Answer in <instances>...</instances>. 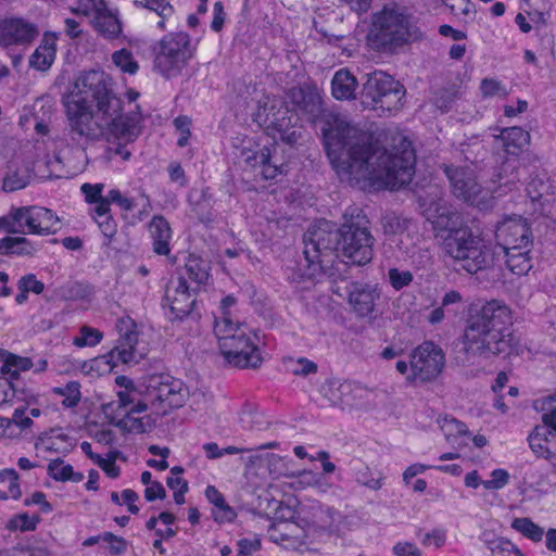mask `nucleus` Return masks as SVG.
Returning <instances> with one entry per match:
<instances>
[{
  "label": "nucleus",
  "mask_w": 556,
  "mask_h": 556,
  "mask_svg": "<svg viewBox=\"0 0 556 556\" xmlns=\"http://www.w3.org/2000/svg\"><path fill=\"white\" fill-rule=\"evenodd\" d=\"M323 132L327 156L342 181L377 189H399L410 182L416 157L406 139L387 150L340 117H333Z\"/></svg>",
  "instance_id": "nucleus-1"
},
{
  "label": "nucleus",
  "mask_w": 556,
  "mask_h": 556,
  "mask_svg": "<svg viewBox=\"0 0 556 556\" xmlns=\"http://www.w3.org/2000/svg\"><path fill=\"white\" fill-rule=\"evenodd\" d=\"M463 350L471 356H509L520 351L513 333V312L500 300H491L469 315L462 336Z\"/></svg>",
  "instance_id": "nucleus-2"
},
{
  "label": "nucleus",
  "mask_w": 556,
  "mask_h": 556,
  "mask_svg": "<svg viewBox=\"0 0 556 556\" xmlns=\"http://www.w3.org/2000/svg\"><path fill=\"white\" fill-rule=\"evenodd\" d=\"M77 96L63 97L64 113L66 117V131L68 137L78 143L96 141L112 137L126 139L128 134L121 123L122 116L103 114L98 109L94 111L91 103H85Z\"/></svg>",
  "instance_id": "nucleus-3"
},
{
  "label": "nucleus",
  "mask_w": 556,
  "mask_h": 556,
  "mask_svg": "<svg viewBox=\"0 0 556 556\" xmlns=\"http://www.w3.org/2000/svg\"><path fill=\"white\" fill-rule=\"evenodd\" d=\"M421 37L407 9L387 4L371 15L367 43L378 52L394 53L403 46Z\"/></svg>",
  "instance_id": "nucleus-4"
},
{
  "label": "nucleus",
  "mask_w": 556,
  "mask_h": 556,
  "mask_svg": "<svg viewBox=\"0 0 556 556\" xmlns=\"http://www.w3.org/2000/svg\"><path fill=\"white\" fill-rule=\"evenodd\" d=\"M186 397L184 383L166 372H152L141 377V433L155 428L168 409L182 405Z\"/></svg>",
  "instance_id": "nucleus-5"
},
{
  "label": "nucleus",
  "mask_w": 556,
  "mask_h": 556,
  "mask_svg": "<svg viewBox=\"0 0 556 556\" xmlns=\"http://www.w3.org/2000/svg\"><path fill=\"white\" fill-rule=\"evenodd\" d=\"M443 252L458 262L468 274L488 270L494 277L502 276V258L496 248L485 244L468 226L455 231L444 241Z\"/></svg>",
  "instance_id": "nucleus-6"
},
{
  "label": "nucleus",
  "mask_w": 556,
  "mask_h": 556,
  "mask_svg": "<svg viewBox=\"0 0 556 556\" xmlns=\"http://www.w3.org/2000/svg\"><path fill=\"white\" fill-rule=\"evenodd\" d=\"M339 238L340 254L348 262L365 266L372 261L376 238L371 232V223L362 208L349 206L344 211Z\"/></svg>",
  "instance_id": "nucleus-7"
},
{
  "label": "nucleus",
  "mask_w": 556,
  "mask_h": 556,
  "mask_svg": "<svg viewBox=\"0 0 556 556\" xmlns=\"http://www.w3.org/2000/svg\"><path fill=\"white\" fill-rule=\"evenodd\" d=\"M214 333L220 352L237 367L256 368L262 363L261 353L245 329L232 320L214 323Z\"/></svg>",
  "instance_id": "nucleus-8"
},
{
  "label": "nucleus",
  "mask_w": 556,
  "mask_h": 556,
  "mask_svg": "<svg viewBox=\"0 0 556 556\" xmlns=\"http://www.w3.org/2000/svg\"><path fill=\"white\" fill-rule=\"evenodd\" d=\"M111 77L103 71L90 70L79 74L73 89L65 97L77 96L85 103L94 104L103 114L122 116V101L113 91Z\"/></svg>",
  "instance_id": "nucleus-9"
},
{
  "label": "nucleus",
  "mask_w": 556,
  "mask_h": 556,
  "mask_svg": "<svg viewBox=\"0 0 556 556\" xmlns=\"http://www.w3.org/2000/svg\"><path fill=\"white\" fill-rule=\"evenodd\" d=\"M153 70L169 79L181 74L193 56L188 34L170 33L153 47Z\"/></svg>",
  "instance_id": "nucleus-10"
},
{
  "label": "nucleus",
  "mask_w": 556,
  "mask_h": 556,
  "mask_svg": "<svg viewBox=\"0 0 556 556\" xmlns=\"http://www.w3.org/2000/svg\"><path fill=\"white\" fill-rule=\"evenodd\" d=\"M303 254L312 275L324 270L340 253L339 228L332 229L329 222L323 220L309 228L303 237Z\"/></svg>",
  "instance_id": "nucleus-11"
},
{
  "label": "nucleus",
  "mask_w": 556,
  "mask_h": 556,
  "mask_svg": "<svg viewBox=\"0 0 556 556\" xmlns=\"http://www.w3.org/2000/svg\"><path fill=\"white\" fill-rule=\"evenodd\" d=\"M366 77L361 93L363 105L387 111H397L403 106L406 91L400 81L382 71H375Z\"/></svg>",
  "instance_id": "nucleus-12"
},
{
  "label": "nucleus",
  "mask_w": 556,
  "mask_h": 556,
  "mask_svg": "<svg viewBox=\"0 0 556 556\" xmlns=\"http://www.w3.org/2000/svg\"><path fill=\"white\" fill-rule=\"evenodd\" d=\"M119 333V344L110 352L94 357L89 363L85 362L83 368L98 372H111L118 364L128 363L134 357L135 346L138 342L137 325L130 317H122L116 324Z\"/></svg>",
  "instance_id": "nucleus-13"
},
{
  "label": "nucleus",
  "mask_w": 556,
  "mask_h": 556,
  "mask_svg": "<svg viewBox=\"0 0 556 556\" xmlns=\"http://www.w3.org/2000/svg\"><path fill=\"white\" fill-rule=\"evenodd\" d=\"M445 364L442 349L431 341H425L410 353L408 382H429L434 380Z\"/></svg>",
  "instance_id": "nucleus-14"
},
{
  "label": "nucleus",
  "mask_w": 556,
  "mask_h": 556,
  "mask_svg": "<svg viewBox=\"0 0 556 556\" xmlns=\"http://www.w3.org/2000/svg\"><path fill=\"white\" fill-rule=\"evenodd\" d=\"M72 12L91 17L92 27L106 39L117 38L122 34L117 11L110 9L104 0H79Z\"/></svg>",
  "instance_id": "nucleus-15"
},
{
  "label": "nucleus",
  "mask_w": 556,
  "mask_h": 556,
  "mask_svg": "<svg viewBox=\"0 0 556 556\" xmlns=\"http://www.w3.org/2000/svg\"><path fill=\"white\" fill-rule=\"evenodd\" d=\"M495 240L502 249H532L533 237L529 223L519 215L506 216L498 222L494 230Z\"/></svg>",
  "instance_id": "nucleus-16"
},
{
  "label": "nucleus",
  "mask_w": 556,
  "mask_h": 556,
  "mask_svg": "<svg viewBox=\"0 0 556 556\" xmlns=\"http://www.w3.org/2000/svg\"><path fill=\"white\" fill-rule=\"evenodd\" d=\"M165 301L169 306L174 319L182 320L186 317L198 319L195 289H191L185 276L179 275L172 279L165 290Z\"/></svg>",
  "instance_id": "nucleus-17"
},
{
  "label": "nucleus",
  "mask_w": 556,
  "mask_h": 556,
  "mask_svg": "<svg viewBox=\"0 0 556 556\" xmlns=\"http://www.w3.org/2000/svg\"><path fill=\"white\" fill-rule=\"evenodd\" d=\"M39 36V28L22 17L0 20V45L3 47H29Z\"/></svg>",
  "instance_id": "nucleus-18"
},
{
  "label": "nucleus",
  "mask_w": 556,
  "mask_h": 556,
  "mask_svg": "<svg viewBox=\"0 0 556 556\" xmlns=\"http://www.w3.org/2000/svg\"><path fill=\"white\" fill-rule=\"evenodd\" d=\"M443 170L456 198L469 204L478 203V197L482 192V188L471 168L443 165Z\"/></svg>",
  "instance_id": "nucleus-19"
},
{
  "label": "nucleus",
  "mask_w": 556,
  "mask_h": 556,
  "mask_svg": "<svg viewBox=\"0 0 556 556\" xmlns=\"http://www.w3.org/2000/svg\"><path fill=\"white\" fill-rule=\"evenodd\" d=\"M257 118L267 128H271L277 132L286 130L288 127L296 126L299 121L298 114L291 112L281 100L269 97L260 102Z\"/></svg>",
  "instance_id": "nucleus-20"
},
{
  "label": "nucleus",
  "mask_w": 556,
  "mask_h": 556,
  "mask_svg": "<svg viewBox=\"0 0 556 556\" xmlns=\"http://www.w3.org/2000/svg\"><path fill=\"white\" fill-rule=\"evenodd\" d=\"M288 99L295 110L309 122H315L323 113V99L316 86L302 85L288 92Z\"/></svg>",
  "instance_id": "nucleus-21"
},
{
  "label": "nucleus",
  "mask_w": 556,
  "mask_h": 556,
  "mask_svg": "<svg viewBox=\"0 0 556 556\" xmlns=\"http://www.w3.org/2000/svg\"><path fill=\"white\" fill-rule=\"evenodd\" d=\"M426 216L433 226L435 238L441 241L442 250H444V241L451 235L466 227L458 225L459 215L456 212L439 203L431 205Z\"/></svg>",
  "instance_id": "nucleus-22"
},
{
  "label": "nucleus",
  "mask_w": 556,
  "mask_h": 556,
  "mask_svg": "<svg viewBox=\"0 0 556 556\" xmlns=\"http://www.w3.org/2000/svg\"><path fill=\"white\" fill-rule=\"evenodd\" d=\"M24 226L28 233L47 236L55 233L59 217L42 206H22Z\"/></svg>",
  "instance_id": "nucleus-23"
},
{
  "label": "nucleus",
  "mask_w": 556,
  "mask_h": 556,
  "mask_svg": "<svg viewBox=\"0 0 556 556\" xmlns=\"http://www.w3.org/2000/svg\"><path fill=\"white\" fill-rule=\"evenodd\" d=\"M349 303L353 311L362 317L369 316L380 298V292L376 286L363 282H352L348 288Z\"/></svg>",
  "instance_id": "nucleus-24"
},
{
  "label": "nucleus",
  "mask_w": 556,
  "mask_h": 556,
  "mask_svg": "<svg viewBox=\"0 0 556 556\" xmlns=\"http://www.w3.org/2000/svg\"><path fill=\"white\" fill-rule=\"evenodd\" d=\"M244 162L250 165L255 176H261L264 180H270L281 173L278 165L271 163L270 150L263 148L260 151H243Z\"/></svg>",
  "instance_id": "nucleus-25"
},
{
  "label": "nucleus",
  "mask_w": 556,
  "mask_h": 556,
  "mask_svg": "<svg viewBox=\"0 0 556 556\" xmlns=\"http://www.w3.org/2000/svg\"><path fill=\"white\" fill-rule=\"evenodd\" d=\"M532 249H502L497 254L502 258V267L505 265L515 275H526L532 268Z\"/></svg>",
  "instance_id": "nucleus-26"
},
{
  "label": "nucleus",
  "mask_w": 556,
  "mask_h": 556,
  "mask_svg": "<svg viewBox=\"0 0 556 556\" xmlns=\"http://www.w3.org/2000/svg\"><path fill=\"white\" fill-rule=\"evenodd\" d=\"M148 230L152 239L153 251L159 255H167L170 251L169 240L172 238L168 222L163 216L156 215L150 222Z\"/></svg>",
  "instance_id": "nucleus-27"
},
{
  "label": "nucleus",
  "mask_w": 556,
  "mask_h": 556,
  "mask_svg": "<svg viewBox=\"0 0 556 556\" xmlns=\"http://www.w3.org/2000/svg\"><path fill=\"white\" fill-rule=\"evenodd\" d=\"M188 200L192 212L198 216L201 223L213 222V198L208 188L191 191Z\"/></svg>",
  "instance_id": "nucleus-28"
},
{
  "label": "nucleus",
  "mask_w": 556,
  "mask_h": 556,
  "mask_svg": "<svg viewBox=\"0 0 556 556\" xmlns=\"http://www.w3.org/2000/svg\"><path fill=\"white\" fill-rule=\"evenodd\" d=\"M357 87L356 78L344 68L339 70L331 81L332 96L337 100H351L355 98Z\"/></svg>",
  "instance_id": "nucleus-29"
},
{
  "label": "nucleus",
  "mask_w": 556,
  "mask_h": 556,
  "mask_svg": "<svg viewBox=\"0 0 556 556\" xmlns=\"http://www.w3.org/2000/svg\"><path fill=\"white\" fill-rule=\"evenodd\" d=\"M504 149L507 154L519 155L530 143V134L520 127H509L502 131Z\"/></svg>",
  "instance_id": "nucleus-30"
},
{
  "label": "nucleus",
  "mask_w": 556,
  "mask_h": 556,
  "mask_svg": "<svg viewBox=\"0 0 556 556\" xmlns=\"http://www.w3.org/2000/svg\"><path fill=\"white\" fill-rule=\"evenodd\" d=\"M440 427L448 442L459 447L467 445L470 433L464 422L453 417H444L440 420Z\"/></svg>",
  "instance_id": "nucleus-31"
},
{
  "label": "nucleus",
  "mask_w": 556,
  "mask_h": 556,
  "mask_svg": "<svg viewBox=\"0 0 556 556\" xmlns=\"http://www.w3.org/2000/svg\"><path fill=\"white\" fill-rule=\"evenodd\" d=\"M207 501L215 506L213 518L216 522L232 521L236 517L235 510L226 503L224 495L213 485L205 489Z\"/></svg>",
  "instance_id": "nucleus-32"
},
{
  "label": "nucleus",
  "mask_w": 556,
  "mask_h": 556,
  "mask_svg": "<svg viewBox=\"0 0 556 556\" xmlns=\"http://www.w3.org/2000/svg\"><path fill=\"white\" fill-rule=\"evenodd\" d=\"M210 263L198 256L189 255L185 263V277L187 276L191 281L197 285H205L210 277Z\"/></svg>",
  "instance_id": "nucleus-33"
},
{
  "label": "nucleus",
  "mask_w": 556,
  "mask_h": 556,
  "mask_svg": "<svg viewBox=\"0 0 556 556\" xmlns=\"http://www.w3.org/2000/svg\"><path fill=\"white\" fill-rule=\"evenodd\" d=\"M48 475L55 481H73L80 482L84 479L81 472H75L70 464H65L63 459L56 458L48 464Z\"/></svg>",
  "instance_id": "nucleus-34"
},
{
  "label": "nucleus",
  "mask_w": 556,
  "mask_h": 556,
  "mask_svg": "<svg viewBox=\"0 0 556 556\" xmlns=\"http://www.w3.org/2000/svg\"><path fill=\"white\" fill-rule=\"evenodd\" d=\"M117 421L116 427L121 428L126 432L139 430V403L132 405L129 409L125 407L117 408L116 412Z\"/></svg>",
  "instance_id": "nucleus-35"
},
{
  "label": "nucleus",
  "mask_w": 556,
  "mask_h": 556,
  "mask_svg": "<svg viewBox=\"0 0 556 556\" xmlns=\"http://www.w3.org/2000/svg\"><path fill=\"white\" fill-rule=\"evenodd\" d=\"M0 229L8 233H26L21 207H11L7 215L0 217Z\"/></svg>",
  "instance_id": "nucleus-36"
},
{
  "label": "nucleus",
  "mask_w": 556,
  "mask_h": 556,
  "mask_svg": "<svg viewBox=\"0 0 556 556\" xmlns=\"http://www.w3.org/2000/svg\"><path fill=\"white\" fill-rule=\"evenodd\" d=\"M543 428H534L528 437V442L530 448L538 457L552 460L555 453L549 450L546 439L543 438Z\"/></svg>",
  "instance_id": "nucleus-37"
},
{
  "label": "nucleus",
  "mask_w": 556,
  "mask_h": 556,
  "mask_svg": "<svg viewBox=\"0 0 556 556\" xmlns=\"http://www.w3.org/2000/svg\"><path fill=\"white\" fill-rule=\"evenodd\" d=\"M511 528L534 542L541 541L544 535L543 528L535 525L529 518H515L511 522Z\"/></svg>",
  "instance_id": "nucleus-38"
},
{
  "label": "nucleus",
  "mask_w": 556,
  "mask_h": 556,
  "mask_svg": "<svg viewBox=\"0 0 556 556\" xmlns=\"http://www.w3.org/2000/svg\"><path fill=\"white\" fill-rule=\"evenodd\" d=\"M53 393L64 396L62 405L67 408L76 407L81 399L80 384L77 381H71L63 388L56 387L53 389Z\"/></svg>",
  "instance_id": "nucleus-39"
},
{
  "label": "nucleus",
  "mask_w": 556,
  "mask_h": 556,
  "mask_svg": "<svg viewBox=\"0 0 556 556\" xmlns=\"http://www.w3.org/2000/svg\"><path fill=\"white\" fill-rule=\"evenodd\" d=\"M486 544L493 556H525L515 544L504 538H495Z\"/></svg>",
  "instance_id": "nucleus-40"
},
{
  "label": "nucleus",
  "mask_w": 556,
  "mask_h": 556,
  "mask_svg": "<svg viewBox=\"0 0 556 556\" xmlns=\"http://www.w3.org/2000/svg\"><path fill=\"white\" fill-rule=\"evenodd\" d=\"M458 98V89L455 86H450L438 90L433 98V104L442 113L451 110L453 103Z\"/></svg>",
  "instance_id": "nucleus-41"
},
{
  "label": "nucleus",
  "mask_w": 556,
  "mask_h": 556,
  "mask_svg": "<svg viewBox=\"0 0 556 556\" xmlns=\"http://www.w3.org/2000/svg\"><path fill=\"white\" fill-rule=\"evenodd\" d=\"M141 5L146 8L149 14L152 12L157 13L160 16L157 26L160 28H164L165 20L172 16L174 12L173 7L166 0H144V3L141 2Z\"/></svg>",
  "instance_id": "nucleus-42"
},
{
  "label": "nucleus",
  "mask_w": 556,
  "mask_h": 556,
  "mask_svg": "<svg viewBox=\"0 0 556 556\" xmlns=\"http://www.w3.org/2000/svg\"><path fill=\"white\" fill-rule=\"evenodd\" d=\"M103 333L92 327L83 326L79 330V336L73 339V344L78 348L96 346L101 342Z\"/></svg>",
  "instance_id": "nucleus-43"
},
{
  "label": "nucleus",
  "mask_w": 556,
  "mask_h": 556,
  "mask_svg": "<svg viewBox=\"0 0 556 556\" xmlns=\"http://www.w3.org/2000/svg\"><path fill=\"white\" fill-rule=\"evenodd\" d=\"M38 521H39V517H37V516L30 517L29 515L24 513V514L15 515L11 519H9L5 528L10 531H16V530H20L22 532L33 531L36 529Z\"/></svg>",
  "instance_id": "nucleus-44"
},
{
  "label": "nucleus",
  "mask_w": 556,
  "mask_h": 556,
  "mask_svg": "<svg viewBox=\"0 0 556 556\" xmlns=\"http://www.w3.org/2000/svg\"><path fill=\"white\" fill-rule=\"evenodd\" d=\"M0 556H52V553L43 544H34L1 551Z\"/></svg>",
  "instance_id": "nucleus-45"
},
{
  "label": "nucleus",
  "mask_w": 556,
  "mask_h": 556,
  "mask_svg": "<svg viewBox=\"0 0 556 556\" xmlns=\"http://www.w3.org/2000/svg\"><path fill=\"white\" fill-rule=\"evenodd\" d=\"M112 61L124 73L134 75L138 71L137 62L134 60L131 52L126 49L115 51L112 54Z\"/></svg>",
  "instance_id": "nucleus-46"
},
{
  "label": "nucleus",
  "mask_w": 556,
  "mask_h": 556,
  "mask_svg": "<svg viewBox=\"0 0 556 556\" xmlns=\"http://www.w3.org/2000/svg\"><path fill=\"white\" fill-rule=\"evenodd\" d=\"M13 475L3 478L5 482L0 483V498H14L17 500L21 495V488L18 484V475L14 469H9Z\"/></svg>",
  "instance_id": "nucleus-47"
},
{
  "label": "nucleus",
  "mask_w": 556,
  "mask_h": 556,
  "mask_svg": "<svg viewBox=\"0 0 556 556\" xmlns=\"http://www.w3.org/2000/svg\"><path fill=\"white\" fill-rule=\"evenodd\" d=\"M91 294V288L84 282H68L62 288V295L66 300H84Z\"/></svg>",
  "instance_id": "nucleus-48"
},
{
  "label": "nucleus",
  "mask_w": 556,
  "mask_h": 556,
  "mask_svg": "<svg viewBox=\"0 0 556 556\" xmlns=\"http://www.w3.org/2000/svg\"><path fill=\"white\" fill-rule=\"evenodd\" d=\"M54 61V52L38 47L29 58V65L39 71L48 70Z\"/></svg>",
  "instance_id": "nucleus-49"
},
{
  "label": "nucleus",
  "mask_w": 556,
  "mask_h": 556,
  "mask_svg": "<svg viewBox=\"0 0 556 556\" xmlns=\"http://www.w3.org/2000/svg\"><path fill=\"white\" fill-rule=\"evenodd\" d=\"M480 90L484 98L494 96L505 98L508 94L505 86L500 80L493 78L482 79Z\"/></svg>",
  "instance_id": "nucleus-50"
},
{
  "label": "nucleus",
  "mask_w": 556,
  "mask_h": 556,
  "mask_svg": "<svg viewBox=\"0 0 556 556\" xmlns=\"http://www.w3.org/2000/svg\"><path fill=\"white\" fill-rule=\"evenodd\" d=\"M388 277L395 290H401L413 281V274L409 270H400L397 268H390Z\"/></svg>",
  "instance_id": "nucleus-51"
},
{
  "label": "nucleus",
  "mask_w": 556,
  "mask_h": 556,
  "mask_svg": "<svg viewBox=\"0 0 556 556\" xmlns=\"http://www.w3.org/2000/svg\"><path fill=\"white\" fill-rule=\"evenodd\" d=\"M318 369V366L313 361L300 357L296 361L292 362V366L290 368V371L294 376H302L307 377L309 375L316 374Z\"/></svg>",
  "instance_id": "nucleus-52"
},
{
  "label": "nucleus",
  "mask_w": 556,
  "mask_h": 556,
  "mask_svg": "<svg viewBox=\"0 0 556 556\" xmlns=\"http://www.w3.org/2000/svg\"><path fill=\"white\" fill-rule=\"evenodd\" d=\"M543 400H538L534 402V407L538 410L542 412V425L547 428H552V431L556 433V407H552V404H545V409H542Z\"/></svg>",
  "instance_id": "nucleus-53"
},
{
  "label": "nucleus",
  "mask_w": 556,
  "mask_h": 556,
  "mask_svg": "<svg viewBox=\"0 0 556 556\" xmlns=\"http://www.w3.org/2000/svg\"><path fill=\"white\" fill-rule=\"evenodd\" d=\"M509 481V473L505 469H494L491 472V479L482 482L486 490H500Z\"/></svg>",
  "instance_id": "nucleus-54"
},
{
  "label": "nucleus",
  "mask_w": 556,
  "mask_h": 556,
  "mask_svg": "<svg viewBox=\"0 0 556 556\" xmlns=\"http://www.w3.org/2000/svg\"><path fill=\"white\" fill-rule=\"evenodd\" d=\"M354 388L355 383L351 381L341 382L336 388L338 394L333 392L332 395L329 396V400L333 405H348L350 404V401L346 396L354 390Z\"/></svg>",
  "instance_id": "nucleus-55"
},
{
  "label": "nucleus",
  "mask_w": 556,
  "mask_h": 556,
  "mask_svg": "<svg viewBox=\"0 0 556 556\" xmlns=\"http://www.w3.org/2000/svg\"><path fill=\"white\" fill-rule=\"evenodd\" d=\"M45 285L37 280L36 276L33 274H28L23 276L18 280V290H23L24 292H34L35 294H40L43 292Z\"/></svg>",
  "instance_id": "nucleus-56"
},
{
  "label": "nucleus",
  "mask_w": 556,
  "mask_h": 556,
  "mask_svg": "<svg viewBox=\"0 0 556 556\" xmlns=\"http://www.w3.org/2000/svg\"><path fill=\"white\" fill-rule=\"evenodd\" d=\"M28 181L25 177L20 176L16 172L8 173L3 179L2 189L5 192L21 190L27 186Z\"/></svg>",
  "instance_id": "nucleus-57"
},
{
  "label": "nucleus",
  "mask_w": 556,
  "mask_h": 556,
  "mask_svg": "<svg viewBox=\"0 0 556 556\" xmlns=\"http://www.w3.org/2000/svg\"><path fill=\"white\" fill-rule=\"evenodd\" d=\"M16 244L14 255L17 256H34L39 250L38 244L31 242L26 237H16Z\"/></svg>",
  "instance_id": "nucleus-58"
},
{
  "label": "nucleus",
  "mask_w": 556,
  "mask_h": 556,
  "mask_svg": "<svg viewBox=\"0 0 556 556\" xmlns=\"http://www.w3.org/2000/svg\"><path fill=\"white\" fill-rule=\"evenodd\" d=\"M104 185L103 184H84L81 186V192L85 194L86 201L89 203H96L103 199L102 195Z\"/></svg>",
  "instance_id": "nucleus-59"
},
{
  "label": "nucleus",
  "mask_w": 556,
  "mask_h": 556,
  "mask_svg": "<svg viewBox=\"0 0 556 556\" xmlns=\"http://www.w3.org/2000/svg\"><path fill=\"white\" fill-rule=\"evenodd\" d=\"M109 199L112 203L117 204L121 207V210L126 212L134 210L136 206V202L134 199L124 197L117 189H112L109 191Z\"/></svg>",
  "instance_id": "nucleus-60"
},
{
  "label": "nucleus",
  "mask_w": 556,
  "mask_h": 556,
  "mask_svg": "<svg viewBox=\"0 0 556 556\" xmlns=\"http://www.w3.org/2000/svg\"><path fill=\"white\" fill-rule=\"evenodd\" d=\"M8 427H10L11 424L18 427L21 430H26L30 428L33 425V419L30 416L25 415V408H16L12 415L11 419L7 420Z\"/></svg>",
  "instance_id": "nucleus-61"
},
{
  "label": "nucleus",
  "mask_w": 556,
  "mask_h": 556,
  "mask_svg": "<svg viewBox=\"0 0 556 556\" xmlns=\"http://www.w3.org/2000/svg\"><path fill=\"white\" fill-rule=\"evenodd\" d=\"M547 188L543 179L533 178L527 186V193L532 201H538L543 197L544 190Z\"/></svg>",
  "instance_id": "nucleus-62"
},
{
  "label": "nucleus",
  "mask_w": 556,
  "mask_h": 556,
  "mask_svg": "<svg viewBox=\"0 0 556 556\" xmlns=\"http://www.w3.org/2000/svg\"><path fill=\"white\" fill-rule=\"evenodd\" d=\"M238 545V555L237 556H248L258 551L261 547L260 539L249 540L241 539L237 543Z\"/></svg>",
  "instance_id": "nucleus-63"
},
{
  "label": "nucleus",
  "mask_w": 556,
  "mask_h": 556,
  "mask_svg": "<svg viewBox=\"0 0 556 556\" xmlns=\"http://www.w3.org/2000/svg\"><path fill=\"white\" fill-rule=\"evenodd\" d=\"M395 556H421L418 547L409 542H399L393 547Z\"/></svg>",
  "instance_id": "nucleus-64"
}]
</instances>
